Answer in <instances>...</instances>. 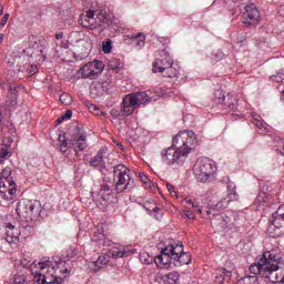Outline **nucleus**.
Here are the masks:
<instances>
[{
	"label": "nucleus",
	"mask_w": 284,
	"mask_h": 284,
	"mask_svg": "<svg viewBox=\"0 0 284 284\" xmlns=\"http://www.w3.org/2000/svg\"><path fill=\"white\" fill-rule=\"evenodd\" d=\"M150 95L145 91L135 92L128 94L123 98L122 101V114L116 109H112L110 111V115L112 119H121V116H130V114H134V110H136L138 105H143V103H150Z\"/></svg>",
	"instance_id": "obj_1"
},
{
	"label": "nucleus",
	"mask_w": 284,
	"mask_h": 284,
	"mask_svg": "<svg viewBox=\"0 0 284 284\" xmlns=\"http://www.w3.org/2000/svg\"><path fill=\"white\" fill-rule=\"evenodd\" d=\"M50 261L39 262L37 270L32 271L33 281L38 284H62L63 277L54 274V268H50Z\"/></svg>",
	"instance_id": "obj_2"
},
{
	"label": "nucleus",
	"mask_w": 284,
	"mask_h": 284,
	"mask_svg": "<svg viewBox=\"0 0 284 284\" xmlns=\"http://www.w3.org/2000/svg\"><path fill=\"white\" fill-rule=\"evenodd\" d=\"M196 133L191 130L180 131L173 138V148H178L185 156H190L192 150L196 148Z\"/></svg>",
	"instance_id": "obj_3"
},
{
	"label": "nucleus",
	"mask_w": 284,
	"mask_h": 284,
	"mask_svg": "<svg viewBox=\"0 0 284 284\" xmlns=\"http://www.w3.org/2000/svg\"><path fill=\"white\" fill-rule=\"evenodd\" d=\"M16 212L24 221H39L41 219V203L32 200H20Z\"/></svg>",
	"instance_id": "obj_4"
},
{
	"label": "nucleus",
	"mask_w": 284,
	"mask_h": 284,
	"mask_svg": "<svg viewBox=\"0 0 284 284\" xmlns=\"http://www.w3.org/2000/svg\"><path fill=\"white\" fill-rule=\"evenodd\" d=\"M193 172L197 181L207 183L216 174V163L207 158L197 160L193 166Z\"/></svg>",
	"instance_id": "obj_5"
},
{
	"label": "nucleus",
	"mask_w": 284,
	"mask_h": 284,
	"mask_svg": "<svg viewBox=\"0 0 284 284\" xmlns=\"http://www.w3.org/2000/svg\"><path fill=\"white\" fill-rule=\"evenodd\" d=\"M132 172L124 164H118L113 169V183L118 193L125 192L130 187Z\"/></svg>",
	"instance_id": "obj_6"
},
{
	"label": "nucleus",
	"mask_w": 284,
	"mask_h": 284,
	"mask_svg": "<svg viewBox=\"0 0 284 284\" xmlns=\"http://www.w3.org/2000/svg\"><path fill=\"white\" fill-rule=\"evenodd\" d=\"M103 70H105V65L103 62L99 60H93L91 62L85 63L82 65L75 73L78 79H99L101 74H103Z\"/></svg>",
	"instance_id": "obj_7"
},
{
	"label": "nucleus",
	"mask_w": 284,
	"mask_h": 284,
	"mask_svg": "<svg viewBox=\"0 0 284 284\" xmlns=\"http://www.w3.org/2000/svg\"><path fill=\"white\" fill-rule=\"evenodd\" d=\"M164 165H183L187 161V155L172 144L171 148L163 149L161 152Z\"/></svg>",
	"instance_id": "obj_8"
},
{
	"label": "nucleus",
	"mask_w": 284,
	"mask_h": 284,
	"mask_svg": "<svg viewBox=\"0 0 284 284\" xmlns=\"http://www.w3.org/2000/svg\"><path fill=\"white\" fill-rule=\"evenodd\" d=\"M273 254L274 252L263 253L257 263L250 266L251 274H255V276L260 274L261 276H264V278L270 280Z\"/></svg>",
	"instance_id": "obj_9"
},
{
	"label": "nucleus",
	"mask_w": 284,
	"mask_h": 284,
	"mask_svg": "<svg viewBox=\"0 0 284 284\" xmlns=\"http://www.w3.org/2000/svg\"><path fill=\"white\" fill-rule=\"evenodd\" d=\"M181 252V247H174V243L164 247L160 255L154 257V263L160 270H168L174 265V254Z\"/></svg>",
	"instance_id": "obj_10"
},
{
	"label": "nucleus",
	"mask_w": 284,
	"mask_h": 284,
	"mask_svg": "<svg viewBox=\"0 0 284 284\" xmlns=\"http://www.w3.org/2000/svg\"><path fill=\"white\" fill-rule=\"evenodd\" d=\"M213 102L216 103V105H226V108L233 110L232 116H243V111L239 109V104H236V98H233L231 94L225 97L222 90L215 92Z\"/></svg>",
	"instance_id": "obj_11"
},
{
	"label": "nucleus",
	"mask_w": 284,
	"mask_h": 284,
	"mask_svg": "<svg viewBox=\"0 0 284 284\" xmlns=\"http://www.w3.org/2000/svg\"><path fill=\"white\" fill-rule=\"evenodd\" d=\"M268 281L272 283H284V263L273 253Z\"/></svg>",
	"instance_id": "obj_12"
},
{
	"label": "nucleus",
	"mask_w": 284,
	"mask_h": 284,
	"mask_svg": "<svg viewBox=\"0 0 284 284\" xmlns=\"http://www.w3.org/2000/svg\"><path fill=\"white\" fill-rule=\"evenodd\" d=\"M49 270H53L55 276L65 281V278H68L70 275V272H72V262L70 260H59L58 262H54L53 265L50 261Z\"/></svg>",
	"instance_id": "obj_13"
},
{
	"label": "nucleus",
	"mask_w": 284,
	"mask_h": 284,
	"mask_svg": "<svg viewBox=\"0 0 284 284\" xmlns=\"http://www.w3.org/2000/svg\"><path fill=\"white\" fill-rule=\"evenodd\" d=\"M244 18V26L246 28H251V26L255 27L256 23L261 20V12L258 11V8L254 4H247L245 7V12L243 14Z\"/></svg>",
	"instance_id": "obj_14"
},
{
	"label": "nucleus",
	"mask_w": 284,
	"mask_h": 284,
	"mask_svg": "<svg viewBox=\"0 0 284 284\" xmlns=\"http://www.w3.org/2000/svg\"><path fill=\"white\" fill-rule=\"evenodd\" d=\"M70 145L75 154L79 155V152L88 149V139L77 129L70 138Z\"/></svg>",
	"instance_id": "obj_15"
},
{
	"label": "nucleus",
	"mask_w": 284,
	"mask_h": 284,
	"mask_svg": "<svg viewBox=\"0 0 284 284\" xmlns=\"http://www.w3.org/2000/svg\"><path fill=\"white\" fill-rule=\"evenodd\" d=\"M95 14L97 11L94 10L85 11V14L80 16L79 23H81L83 28H89L90 30L101 27V18L99 16L94 18Z\"/></svg>",
	"instance_id": "obj_16"
},
{
	"label": "nucleus",
	"mask_w": 284,
	"mask_h": 284,
	"mask_svg": "<svg viewBox=\"0 0 284 284\" xmlns=\"http://www.w3.org/2000/svg\"><path fill=\"white\" fill-rule=\"evenodd\" d=\"M174 247H180L181 252H175L173 257L174 267H181V265H190L192 263V255L183 251V242L174 243Z\"/></svg>",
	"instance_id": "obj_17"
},
{
	"label": "nucleus",
	"mask_w": 284,
	"mask_h": 284,
	"mask_svg": "<svg viewBox=\"0 0 284 284\" xmlns=\"http://www.w3.org/2000/svg\"><path fill=\"white\" fill-rule=\"evenodd\" d=\"M172 57H170L168 51H160L159 58H156L153 63V72H165V69L169 68V65H172Z\"/></svg>",
	"instance_id": "obj_18"
},
{
	"label": "nucleus",
	"mask_w": 284,
	"mask_h": 284,
	"mask_svg": "<svg viewBox=\"0 0 284 284\" xmlns=\"http://www.w3.org/2000/svg\"><path fill=\"white\" fill-rule=\"evenodd\" d=\"M0 194L4 201H12L17 195V183L4 182L0 183Z\"/></svg>",
	"instance_id": "obj_19"
},
{
	"label": "nucleus",
	"mask_w": 284,
	"mask_h": 284,
	"mask_svg": "<svg viewBox=\"0 0 284 284\" xmlns=\"http://www.w3.org/2000/svg\"><path fill=\"white\" fill-rule=\"evenodd\" d=\"M19 236H21V231L17 229L12 223H7L6 226V241L10 245H18Z\"/></svg>",
	"instance_id": "obj_20"
},
{
	"label": "nucleus",
	"mask_w": 284,
	"mask_h": 284,
	"mask_svg": "<svg viewBox=\"0 0 284 284\" xmlns=\"http://www.w3.org/2000/svg\"><path fill=\"white\" fill-rule=\"evenodd\" d=\"M230 278H232V266L229 268H219L215 273V284H225L230 283Z\"/></svg>",
	"instance_id": "obj_21"
},
{
	"label": "nucleus",
	"mask_w": 284,
	"mask_h": 284,
	"mask_svg": "<svg viewBox=\"0 0 284 284\" xmlns=\"http://www.w3.org/2000/svg\"><path fill=\"white\" fill-rule=\"evenodd\" d=\"M129 38L131 39V45H133L135 50H141L145 47V33H132Z\"/></svg>",
	"instance_id": "obj_22"
},
{
	"label": "nucleus",
	"mask_w": 284,
	"mask_h": 284,
	"mask_svg": "<svg viewBox=\"0 0 284 284\" xmlns=\"http://www.w3.org/2000/svg\"><path fill=\"white\" fill-rule=\"evenodd\" d=\"M271 221L275 227L284 226V204L280 205L278 209L272 214Z\"/></svg>",
	"instance_id": "obj_23"
},
{
	"label": "nucleus",
	"mask_w": 284,
	"mask_h": 284,
	"mask_svg": "<svg viewBox=\"0 0 284 284\" xmlns=\"http://www.w3.org/2000/svg\"><path fill=\"white\" fill-rule=\"evenodd\" d=\"M237 200H239V195L236 194V191H232L225 197H222L220 202L215 205V207L216 210H226L227 205H230L232 201H237Z\"/></svg>",
	"instance_id": "obj_24"
},
{
	"label": "nucleus",
	"mask_w": 284,
	"mask_h": 284,
	"mask_svg": "<svg viewBox=\"0 0 284 284\" xmlns=\"http://www.w3.org/2000/svg\"><path fill=\"white\" fill-rule=\"evenodd\" d=\"M103 154H105V149H100L97 155L90 160L89 165H91V168H103L105 164V162H103Z\"/></svg>",
	"instance_id": "obj_25"
},
{
	"label": "nucleus",
	"mask_w": 284,
	"mask_h": 284,
	"mask_svg": "<svg viewBox=\"0 0 284 284\" xmlns=\"http://www.w3.org/2000/svg\"><path fill=\"white\" fill-rule=\"evenodd\" d=\"M180 278H181V274H179V272L176 271L164 274L161 277L162 283L164 284H179Z\"/></svg>",
	"instance_id": "obj_26"
},
{
	"label": "nucleus",
	"mask_w": 284,
	"mask_h": 284,
	"mask_svg": "<svg viewBox=\"0 0 284 284\" xmlns=\"http://www.w3.org/2000/svg\"><path fill=\"white\" fill-rule=\"evenodd\" d=\"M163 77H168L169 79H179V75L181 74L179 71V68L174 65V60L172 61V64L166 67L163 71Z\"/></svg>",
	"instance_id": "obj_27"
},
{
	"label": "nucleus",
	"mask_w": 284,
	"mask_h": 284,
	"mask_svg": "<svg viewBox=\"0 0 284 284\" xmlns=\"http://www.w3.org/2000/svg\"><path fill=\"white\" fill-rule=\"evenodd\" d=\"M14 180L12 179V170L10 168H6L0 173V183H13Z\"/></svg>",
	"instance_id": "obj_28"
},
{
	"label": "nucleus",
	"mask_w": 284,
	"mask_h": 284,
	"mask_svg": "<svg viewBox=\"0 0 284 284\" xmlns=\"http://www.w3.org/2000/svg\"><path fill=\"white\" fill-rule=\"evenodd\" d=\"M10 154V144L2 143L0 144V163L8 160Z\"/></svg>",
	"instance_id": "obj_29"
},
{
	"label": "nucleus",
	"mask_w": 284,
	"mask_h": 284,
	"mask_svg": "<svg viewBox=\"0 0 284 284\" xmlns=\"http://www.w3.org/2000/svg\"><path fill=\"white\" fill-rule=\"evenodd\" d=\"M239 284H258V277L256 275H247L239 280Z\"/></svg>",
	"instance_id": "obj_30"
},
{
	"label": "nucleus",
	"mask_w": 284,
	"mask_h": 284,
	"mask_svg": "<svg viewBox=\"0 0 284 284\" xmlns=\"http://www.w3.org/2000/svg\"><path fill=\"white\" fill-rule=\"evenodd\" d=\"M110 194H112L110 185L103 184L99 191V195L103 199V201H108V196H110Z\"/></svg>",
	"instance_id": "obj_31"
},
{
	"label": "nucleus",
	"mask_w": 284,
	"mask_h": 284,
	"mask_svg": "<svg viewBox=\"0 0 284 284\" xmlns=\"http://www.w3.org/2000/svg\"><path fill=\"white\" fill-rule=\"evenodd\" d=\"M224 223H225L226 230H231L232 232L239 231V227L236 226V224H234V221L230 216L224 217Z\"/></svg>",
	"instance_id": "obj_32"
},
{
	"label": "nucleus",
	"mask_w": 284,
	"mask_h": 284,
	"mask_svg": "<svg viewBox=\"0 0 284 284\" xmlns=\"http://www.w3.org/2000/svg\"><path fill=\"white\" fill-rule=\"evenodd\" d=\"M59 143H60V152H62V154H67L68 148H70V143H68V140H65V136H62V138L60 136Z\"/></svg>",
	"instance_id": "obj_33"
},
{
	"label": "nucleus",
	"mask_w": 284,
	"mask_h": 284,
	"mask_svg": "<svg viewBox=\"0 0 284 284\" xmlns=\"http://www.w3.org/2000/svg\"><path fill=\"white\" fill-rule=\"evenodd\" d=\"M140 261H141V263H144L145 265H152V262L154 261V257L151 256L148 253H141L140 254Z\"/></svg>",
	"instance_id": "obj_34"
},
{
	"label": "nucleus",
	"mask_w": 284,
	"mask_h": 284,
	"mask_svg": "<svg viewBox=\"0 0 284 284\" xmlns=\"http://www.w3.org/2000/svg\"><path fill=\"white\" fill-rule=\"evenodd\" d=\"M14 284H28V280L23 274H16L12 277Z\"/></svg>",
	"instance_id": "obj_35"
},
{
	"label": "nucleus",
	"mask_w": 284,
	"mask_h": 284,
	"mask_svg": "<svg viewBox=\"0 0 284 284\" xmlns=\"http://www.w3.org/2000/svg\"><path fill=\"white\" fill-rule=\"evenodd\" d=\"M60 102L63 104V105H70L72 103V95L69 94V93H62L60 95Z\"/></svg>",
	"instance_id": "obj_36"
},
{
	"label": "nucleus",
	"mask_w": 284,
	"mask_h": 284,
	"mask_svg": "<svg viewBox=\"0 0 284 284\" xmlns=\"http://www.w3.org/2000/svg\"><path fill=\"white\" fill-rule=\"evenodd\" d=\"M123 68V62L120 60H112L110 62V69L114 70L115 72H119Z\"/></svg>",
	"instance_id": "obj_37"
},
{
	"label": "nucleus",
	"mask_w": 284,
	"mask_h": 284,
	"mask_svg": "<svg viewBox=\"0 0 284 284\" xmlns=\"http://www.w3.org/2000/svg\"><path fill=\"white\" fill-rule=\"evenodd\" d=\"M112 257L113 258H125V256H130V252L123 250V251H112Z\"/></svg>",
	"instance_id": "obj_38"
},
{
	"label": "nucleus",
	"mask_w": 284,
	"mask_h": 284,
	"mask_svg": "<svg viewBox=\"0 0 284 284\" xmlns=\"http://www.w3.org/2000/svg\"><path fill=\"white\" fill-rule=\"evenodd\" d=\"M253 123L258 128V130H261V132H265L267 130V124L262 120L255 118L253 119Z\"/></svg>",
	"instance_id": "obj_39"
},
{
	"label": "nucleus",
	"mask_w": 284,
	"mask_h": 284,
	"mask_svg": "<svg viewBox=\"0 0 284 284\" xmlns=\"http://www.w3.org/2000/svg\"><path fill=\"white\" fill-rule=\"evenodd\" d=\"M184 203H186V205H190L194 210H197L200 214H203V206H201V204L194 203L192 202V200H185Z\"/></svg>",
	"instance_id": "obj_40"
},
{
	"label": "nucleus",
	"mask_w": 284,
	"mask_h": 284,
	"mask_svg": "<svg viewBox=\"0 0 284 284\" xmlns=\"http://www.w3.org/2000/svg\"><path fill=\"white\" fill-rule=\"evenodd\" d=\"M102 50H103L104 54H110V52H112V41L108 40V41L103 42Z\"/></svg>",
	"instance_id": "obj_41"
},
{
	"label": "nucleus",
	"mask_w": 284,
	"mask_h": 284,
	"mask_svg": "<svg viewBox=\"0 0 284 284\" xmlns=\"http://www.w3.org/2000/svg\"><path fill=\"white\" fill-rule=\"evenodd\" d=\"M256 203H258V205H265L267 203V195L265 193L260 194L256 199Z\"/></svg>",
	"instance_id": "obj_42"
},
{
	"label": "nucleus",
	"mask_w": 284,
	"mask_h": 284,
	"mask_svg": "<svg viewBox=\"0 0 284 284\" xmlns=\"http://www.w3.org/2000/svg\"><path fill=\"white\" fill-rule=\"evenodd\" d=\"M182 216L184 219H189L190 221H194V219H195L194 213L192 211H189V210H184L182 212Z\"/></svg>",
	"instance_id": "obj_43"
},
{
	"label": "nucleus",
	"mask_w": 284,
	"mask_h": 284,
	"mask_svg": "<svg viewBox=\"0 0 284 284\" xmlns=\"http://www.w3.org/2000/svg\"><path fill=\"white\" fill-rule=\"evenodd\" d=\"M110 85H112V82L110 80L103 81L101 84L103 92H108V90H110Z\"/></svg>",
	"instance_id": "obj_44"
},
{
	"label": "nucleus",
	"mask_w": 284,
	"mask_h": 284,
	"mask_svg": "<svg viewBox=\"0 0 284 284\" xmlns=\"http://www.w3.org/2000/svg\"><path fill=\"white\" fill-rule=\"evenodd\" d=\"M79 248L77 247H71L69 251H68V256H71V257H74V256H79Z\"/></svg>",
	"instance_id": "obj_45"
},
{
	"label": "nucleus",
	"mask_w": 284,
	"mask_h": 284,
	"mask_svg": "<svg viewBox=\"0 0 284 284\" xmlns=\"http://www.w3.org/2000/svg\"><path fill=\"white\" fill-rule=\"evenodd\" d=\"M10 94H12L11 105H17V89L10 88Z\"/></svg>",
	"instance_id": "obj_46"
},
{
	"label": "nucleus",
	"mask_w": 284,
	"mask_h": 284,
	"mask_svg": "<svg viewBox=\"0 0 284 284\" xmlns=\"http://www.w3.org/2000/svg\"><path fill=\"white\" fill-rule=\"evenodd\" d=\"M153 213L155 214V219L159 220V219H162L163 216V212H161V209H159L158 206L153 207Z\"/></svg>",
	"instance_id": "obj_47"
},
{
	"label": "nucleus",
	"mask_w": 284,
	"mask_h": 284,
	"mask_svg": "<svg viewBox=\"0 0 284 284\" xmlns=\"http://www.w3.org/2000/svg\"><path fill=\"white\" fill-rule=\"evenodd\" d=\"M97 265H108V258H105L103 255L99 256L97 260Z\"/></svg>",
	"instance_id": "obj_48"
},
{
	"label": "nucleus",
	"mask_w": 284,
	"mask_h": 284,
	"mask_svg": "<svg viewBox=\"0 0 284 284\" xmlns=\"http://www.w3.org/2000/svg\"><path fill=\"white\" fill-rule=\"evenodd\" d=\"M89 110H90V112H93V114H99V112H101L99 110V106H97L95 104H90Z\"/></svg>",
	"instance_id": "obj_49"
},
{
	"label": "nucleus",
	"mask_w": 284,
	"mask_h": 284,
	"mask_svg": "<svg viewBox=\"0 0 284 284\" xmlns=\"http://www.w3.org/2000/svg\"><path fill=\"white\" fill-rule=\"evenodd\" d=\"M8 19H10V13H6L0 22V26L3 28L6 23H8Z\"/></svg>",
	"instance_id": "obj_50"
},
{
	"label": "nucleus",
	"mask_w": 284,
	"mask_h": 284,
	"mask_svg": "<svg viewBox=\"0 0 284 284\" xmlns=\"http://www.w3.org/2000/svg\"><path fill=\"white\" fill-rule=\"evenodd\" d=\"M171 196H176V191H174V186L172 184L166 185Z\"/></svg>",
	"instance_id": "obj_51"
},
{
	"label": "nucleus",
	"mask_w": 284,
	"mask_h": 284,
	"mask_svg": "<svg viewBox=\"0 0 284 284\" xmlns=\"http://www.w3.org/2000/svg\"><path fill=\"white\" fill-rule=\"evenodd\" d=\"M62 119H72V111L71 110H68L63 115H62Z\"/></svg>",
	"instance_id": "obj_52"
},
{
	"label": "nucleus",
	"mask_w": 284,
	"mask_h": 284,
	"mask_svg": "<svg viewBox=\"0 0 284 284\" xmlns=\"http://www.w3.org/2000/svg\"><path fill=\"white\" fill-rule=\"evenodd\" d=\"M55 39H58V41L61 40V39H63V32L57 33V34H55Z\"/></svg>",
	"instance_id": "obj_53"
},
{
	"label": "nucleus",
	"mask_w": 284,
	"mask_h": 284,
	"mask_svg": "<svg viewBox=\"0 0 284 284\" xmlns=\"http://www.w3.org/2000/svg\"><path fill=\"white\" fill-rule=\"evenodd\" d=\"M63 121H64V118H63V115H62V116H60V118L55 121V123H57V125H59L60 123H63Z\"/></svg>",
	"instance_id": "obj_54"
},
{
	"label": "nucleus",
	"mask_w": 284,
	"mask_h": 284,
	"mask_svg": "<svg viewBox=\"0 0 284 284\" xmlns=\"http://www.w3.org/2000/svg\"><path fill=\"white\" fill-rule=\"evenodd\" d=\"M4 36L3 33H0V43H3Z\"/></svg>",
	"instance_id": "obj_55"
},
{
	"label": "nucleus",
	"mask_w": 284,
	"mask_h": 284,
	"mask_svg": "<svg viewBox=\"0 0 284 284\" xmlns=\"http://www.w3.org/2000/svg\"><path fill=\"white\" fill-rule=\"evenodd\" d=\"M3 14V4H0V17Z\"/></svg>",
	"instance_id": "obj_56"
},
{
	"label": "nucleus",
	"mask_w": 284,
	"mask_h": 284,
	"mask_svg": "<svg viewBox=\"0 0 284 284\" xmlns=\"http://www.w3.org/2000/svg\"><path fill=\"white\" fill-rule=\"evenodd\" d=\"M211 214H212V211H211V210L206 211V215H207V216H210Z\"/></svg>",
	"instance_id": "obj_57"
},
{
	"label": "nucleus",
	"mask_w": 284,
	"mask_h": 284,
	"mask_svg": "<svg viewBox=\"0 0 284 284\" xmlns=\"http://www.w3.org/2000/svg\"><path fill=\"white\" fill-rule=\"evenodd\" d=\"M116 145H119L120 148H123V145L121 143H118Z\"/></svg>",
	"instance_id": "obj_58"
},
{
	"label": "nucleus",
	"mask_w": 284,
	"mask_h": 284,
	"mask_svg": "<svg viewBox=\"0 0 284 284\" xmlns=\"http://www.w3.org/2000/svg\"><path fill=\"white\" fill-rule=\"evenodd\" d=\"M282 10H284V6L282 7Z\"/></svg>",
	"instance_id": "obj_59"
}]
</instances>
